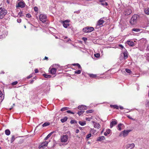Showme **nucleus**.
<instances>
[{
    "label": "nucleus",
    "instance_id": "3",
    "mask_svg": "<svg viewBox=\"0 0 149 149\" xmlns=\"http://www.w3.org/2000/svg\"><path fill=\"white\" fill-rule=\"evenodd\" d=\"M6 10L4 9L0 8V18L2 19L6 14Z\"/></svg>",
    "mask_w": 149,
    "mask_h": 149
},
{
    "label": "nucleus",
    "instance_id": "25",
    "mask_svg": "<svg viewBox=\"0 0 149 149\" xmlns=\"http://www.w3.org/2000/svg\"><path fill=\"white\" fill-rule=\"evenodd\" d=\"M79 123L80 125L82 126L86 124V122L85 121L83 122L79 121Z\"/></svg>",
    "mask_w": 149,
    "mask_h": 149
},
{
    "label": "nucleus",
    "instance_id": "39",
    "mask_svg": "<svg viewBox=\"0 0 149 149\" xmlns=\"http://www.w3.org/2000/svg\"><path fill=\"white\" fill-rule=\"evenodd\" d=\"M15 140V136L14 135L12 136L11 139V143H12Z\"/></svg>",
    "mask_w": 149,
    "mask_h": 149
},
{
    "label": "nucleus",
    "instance_id": "59",
    "mask_svg": "<svg viewBox=\"0 0 149 149\" xmlns=\"http://www.w3.org/2000/svg\"><path fill=\"white\" fill-rule=\"evenodd\" d=\"M79 130L78 129H77L76 130V133H78L79 132Z\"/></svg>",
    "mask_w": 149,
    "mask_h": 149
},
{
    "label": "nucleus",
    "instance_id": "45",
    "mask_svg": "<svg viewBox=\"0 0 149 149\" xmlns=\"http://www.w3.org/2000/svg\"><path fill=\"white\" fill-rule=\"evenodd\" d=\"M67 112L68 113H71L72 114H74V113L72 112L71 111H70V110H68L67 111Z\"/></svg>",
    "mask_w": 149,
    "mask_h": 149
},
{
    "label": "nucleus",
    "instance_id": "11",
    "mask_svg": "<svg viewBox=\"0 0 149 149\" xmlns=\"http://www.w3.org/2000/svg\"><path fill=\"white\" fill-rule=\"evenodd\" d=\"M99 1L101 3L100 4L104 7H105L108 5V3L105 0H99Z\"/></svg>",
    "mask_w": 149,
    "mask_h": 149
},
{
    "label": "nucleus",
    "instance_id": "37",
    "mask_svg": "<svg viewBox=\"0 0 149 149\" xmlns=\"http://www.w3.org/2000/svg\"><path fill=\"white\" fill-rule=\"evenodd\" d=\"M70 123L72 124L77 123V121L75 120H72L70 122Z\"/></svg>",
    "mask_w": 149,
    "mask_h": 149
},
{
    "label": "nucleus",
    "instance_id": "14",
    "mask_svg": "<svg viewBox=\"0 0 149 149\" xmlns=\"http://www.w3.org/2000/svg\"><path fill=\"white\" fill-rule=\"evenodd\" d=\"M78 109L79 110H83L84 111V110L87 109V107L85 105H81L79 106L78 107Z\"/></svg>",
    "mask_w": 149,
    "mask_h": 149
},
{
    "label": "nucleus",
    "instance_id": "42",
    "mask_svg": "<svg viewBox=\"0 0 149 149\" xmlns=\"http://www.w3.org/2000/svg\"><path fill=\"white\" fill-rule=\"evenodd\" d=\"M89 76L92 78H95L96 77V75L95 74H90Z\"/></svg>",
    "mask_w": 149,
    "mask_h": 149
},
{
    "label": "nucleus",
    "instance_id": "44",
    "mask_svg": "<svg viewBox=\"0 0 149 149\" xmlns=\"http://www.w3.org/2000/svg\"><path fill=\"white\" fill-rule=\"evenodd\" d=\"M17 81H15L13 82L12 83V84L13 85H16L17 84Z\"/></svg>",
    "mask_w": 149,
    "mask_h": 149
},
{
    "label": "nucleus",
    "instance_id": "52",
    "mask_svg": "<svg viewBox=\"0 0 149 149\" xmlns=\"http://www.w3.org/2000/svg\"><path fill=\"white\" fill-rule=\"evenodd\" d=\"M119 47H120L122 49H123L124 48V47L121 44H120L119 45Z\"/></svg>",
    "mask_w": 149,
    "mask_h": 149
},
{
    "label": "nucleus",
    "instance_id": "24",
    "mask_svg": "<svg viewBox=\"0 0 149 149\" xmlns=\"http://www.w3.org/2000/svg\"><path fill=\"white\" fill-rule=\"evenodd\" d=\"M10 131L8 129H7L5 131V133L7 135H9L10 134Z\"/></svg>",
    "mask_w": 149,
    "mask_h": 149
},
{
    "label": "nucleus",
    "instance_id": "15",
    "mask_svg": "<svg viewBox=\"0 0 149 149\" xmlns=\"http://www.w3.org/2000/svg\"><path fill=\"white\" fill-rule=\"evenodd\" d=\"M135 146L134 143L128 144L126 146V148L127 149L130 148L131 149L133 148Z\"/></svg>",
    "mask_w": 149,
    "mask_h": 149
},
{
    "label": "nucleus",
    "instance_id": "47",
    "mask_svg": "<svg viewBox=\"0 0 149 149\" xmlns=\"http://www.w3.org/2000/svg\"><path fill=\"white\" fill-rule=\"evenodd\" d=\"M21 21H22V20L20 18L18 19H17V22H18L19 23H20V22H21Z\"/></svg>",
    "mask_w": 149,
    "mask_h": 149
},
{
    "label": "nucleus",
    "instance_id": "1",
    "mask_svg": "<svg viewBox=\"0 0 149 149\" xmlns=\"http://www.w3.org/2000/svg\"><path fill=\"white\" fill-rule=\"evenodd\" d=\"M139 16L137 15H134L131 17L130 21V24L133 25L135 24L137 22V19L139 18Z\"/></svg>",
    "mask_w": 149,
    "mask_h": 149
},
{
    "label": "nucleus",
    "instance_id": "23",
    "mask_svg": "<svg viewBox=\"0 0 149 149\" xmlns=\"http://www.w3.org/2000/svg\"><path fill=\"white\" fill-rule=\"evenodd\" d=\"M68 119V118L67 117H65L63 118H62L61 119V120L62 123H64Z\"/></svg>",
    "mask_w": 149,
    "mask_h": 149
},
{
    "label": "nucleus",
    "instance_id": "57",
    "mask_svg": "<svg viewBox=\"0 0 149 149\" xmlns=\"http://www.w3.org/2000/svg\"><path fill=\"white\" fill-rule=\"evenodd\" d=\"M33 81H34V80H31L30 81V84H32L33 83Z\"/></svg>",
    "mask_w": 149,
    "mask_h": 149
},
{
    "label": "nucleus",
    "instance_id": "21",
    "mask_svg": "<svg viewBox=\"0 0 149 149\" xmlns=\"http://www.w3.org/2000/svg\"><path fill=\"white\" fill-rule=\"evenodd\" d=\"M53 132H52L50 133L45 138L44 140H46L48 138H49L52 135V134L53 133Z\"/></svg>",
    "mask_w": 149,
    "mask_h": 149
},
{
    "label": "nucleus",
    "instance_id": "13",
    "mask_svg": "<svg viewBox=\"0 0 149 149\" xmlns=\"http://www.w3.org/2000/svg\"><path fill=\"white\" fill-rule=\"evenodd\" d=\"M132 13L131 10L130 9H126L124 11V14L125 15H128Z\"/></svg>",
    "mask_w": 149,
    "mask_h": 149
},
{
    "label": "nucleus",
    "instance_id": "40",
    "mask_svg": "<svg viewBox=\"0 0 149 149\" xmlns=\"http://www.w3.org/2000/svg\"><path fill=\"white\" fill-rule=\"evenodd\" d=\"M94 56L95 57L98 58L100 56V54L98 53H97L94 54Z\"/></svg>",
    "mask_w": 149,
    "mask_h": 149
},
{
    "label": "nucleus",
    "instance_id": "38",
    "mask_svg": "<svg viewBox=\"0 0 149 149\" xmlns=\"http://www.w3.org/2000/svg\"><path fill=\"white\" fill-rule=\"evenodd\" d=\"M125 71L127 72L128 73H129V74H130L132 72L130 70V69H125Z\"/></svg>",
    "mask_w": 149,
    "mask_h": 149
},
{
    "label": "nucleus",
    "instance_id": "10",
    "mask_svg": "<svg viewBox=\"0 0 149 149\" xmlns=\"http://www.w3.org/2000/svg\"><path fill=\"white\" fill-rule=\"evenodd\" d=\"M117 123V121L116 119L112 120L110 123V127L111 128L113 126H115Z\"/></svg>",
    "mask_w": 149,
    "mask_h": 149
},
{
    "label": "nucleus",
    "instance_id": "63",
    "mask_svg": "<svg viewBox=\"0 0 149 149\" xmlns=\"http://www.w3.org/2000/svg\"><path fill=\"white\" fill-rule=\"evenodd\" d=\"M1 73L4 74V72H3V71H2L1 72Z\"/></svg>",
    "mask_w": 149,
    "mask_h": 149
},
{
    "label": "nucleus",
    "instance_id": "49",
    "mask_svg": "<svg viewBox=\"0 0 149 149\" xmlns=\"http://www.w3.org/2000/svg\"><path fill=\"white\" fill-rule=\"evenodd\" d=\"M32 77V75L31 74H30L27 77V79H29L31 78Z\"/></svg>",
    "mask_w": 149,
    "mask_h": 149
},
{
    "label": "nucleus",
    "instance_id": "35",
    "mask_svg": "<svg viewBox=\"0 0 149 149\" xmlns=\"http://www.w3.org/2000/svg\"><path fill=\"white\" fill-rule=\"evenodd\" d=\"M68 107H64L61 109V110L62 111H65L68 110Z\"/></svg>",
    "mask_w": 149,
    "mask_h": 149
},
{
    "label": "nucleus",
    "instance_id": "53",
    "mask_svg": "<svg viewBox=\"0 0 149 149\" xmlns=\"http://www.w3.org/2000/svg\"><path fill=\"white\" fill-rule=\"evenodd\" d=\"M146 59L147 61H148L149 62V54H148L147 56L146 57Z\"/></svg>",
    "mask_w": 149,
    "mask_h": 149
},
{
    "label": "nucleus",
    "instance_id": "6",
    "mask_svg": "<svg viewBox=\"0 0 149 149\" xmlns=\"http://www.w3.org/2000/svg\"><path fill=\"white\" fill-rule=\"evenodd\" d=\"M40 20L43 23H44L46 21L47 17L45 15L40 14L39 16Z\"/></svg>",
    "mask_w": 149,
    "mask_h": 149
},
{
    "label": "nucleus",
    "instance_id": "17",
    "mask_svg": "<svg viewBox=\"0 0 149 149\" xmlns=\"http://www.w3.org/2000/svg\"><path fill=\"white\" fill-rule=\"evenodd\" d=\"M127 43L130 46H134V43L132 41L128 40L127 42Z\"/></svg>",
    "mask_w": 149,
    "mask_h": 149
},
{
    "label": "nucleus",
    "instance_id": "34",
    "mask_svg": "<svg viewBox=\"0 0 149 149\" xmlns=\"http://www.w3.org/2000/svg\"><path fill=\"white\" fill-rule=\"evenodd\" d=\"M72 65L74 66H77L78 67V68L79 69L81 68V66L78 63H74V64H73Z\"/></svg>",
    "mask_w": 149,
    "mask_h": 149
},
{
    "label": "nucleus",
    "instance_id": "36",
    "mask_svg": "<svg viewBox=\"0 0 149 149\" xmlns=\"http://www.w3.org/2000/svg\"><path fill=\"white\" fill-rule=\"evenodd\" d=\"M74 72L75 74H79L81 73V71L80 70H78L77 71H75Z\"/></svg>",
    "mask_w": 149,
    "mask_h": 149
},
{
    "label": "nucleus",
    "instance_id": "16",
    "mask_svg": "<svg viewBox=\"0 0 149 149\" xmlns=\"http://www.w3.org/2000/svg\"><path fill=\"white\" fill-rule=\"evenodd\" d=\"M56 69L55 68H52L50 70V73L52 74H56Z\"/></svg>",
    "mask_w": 149,
    "mask_h": 149
},
{
    "label": "nucleus",
    "instance_id": "51",
    "mask_svg": "<svg viewBox=\"0 0 149 149\" xmlns=\"http://www.w3.org/2000/svg\"><path fill=\"white\" fill-rule=\"evenodd\" d=\"M146 105V107H149V102L148 101Z\"/></svg>",
    "mask_w": 149,
    "mask_h": 149
},
{
    "label": "nucleus",
    "instance_id": "27",
    "mask_svg": "<svg viewBox=\"0 0 149 149\" xmlns=\"http://www.w3.org/2000/svg\"><path fill=\"white\" fill-rule=\"evenodd\" d=\"M124 57L125 59L127 58L128 57L127 54L126 52H124L123 53Z\"/></svg>",
    "mask_w": 149,
    "mask_h": 149
},
{
    "label": "nucleus",
    "instance_id": "28",
    "mask_svg": "<svg viewBox=\"0 0 149 149\" xmlns=\"http://www.w3.org/2000/svg\"><path fill=\"white\" fill-rule=\"evenodd\" d=\"M110 106V107L111 108H113L114 109H119L117 105H111Z\"/></svg>",
    "mask_w": 149,
    "mask_h": 149
},
{
    "label": "nucleus",
    "instance_id": "30",
    "mask_svg": "<svg viewBox=\"0 0 149 149\" xmlns=\"http://www.w3.org/2000/svg\"><path fill=\"white\" fill-rule=\"evenodd\" d=\"M65 22L66 21L64 22L63 25L64 27L65 28H67L68 27V26H69V24L68 23H65Z\"/></svg>",
    "mask_w": 149,
    "mask_h": 149
},
{
    "label": "nucleus",
    "instance_id": "48",
    "mask_svg": "<svg viewBox=\"0 0 149 149\" xmlns=\"http://www.w3.org/2000/svg\"><path fill=\"white\" fill-rule=\"evenodd\" d=\"M91 134H89L87 135L86 138L87 139L89 138L90 137H91Z\"/></svg>",
    "mask_w": 149,
    "mask_h": 149
},
{
    "label": "nucleus",
    "instance_id": "41",
    "mask_svg": "<svg viewBox=\"0 0 149 149\" xmlns=\"http://www.w3.org/2000/svg\"><path fill=\"white\" fill-rule=\"evenodd\" d=\"M3 94L2 92L0 91V100H1V101L2 102L3 100V99H2V96Z\"/></svg>",
    "mask_w": 149,
    "mask_h": 149
},
{
    "label": "nucleus",
    "instance_id": "55",
    "mask_svg": "<svg viewBox=\"0 0 149 149\" xmlns=\"http://www.w3.org/2000/svg\"><path fill=\"white\" fill-rule=\"evenodd\" d=\"M35 72L36 73H37L38 72V70L37 69H36L35 70Z\"/></svg>",
    "mask_w": 149,
    "mask_h": 149
},
{
    "label": "nucleus",
    "instance_id": "33",
    "mask_svg": "<svg viewBox=\"0 0 149 149\" xmlns=\"http://www.w3.org/2000/svg\"><path fill=\"white\" fill-rule=\"evenodd\" d=\"M24 15L23 14L22 12H19L18 14L17 17H21L22 16H23Z\"/></svg>",
    "mask_w": 149,
    "mask_h": 149
},
{
    "label": "nucleus",
    "instance_id": "7",
    "mask_svg": "<svg viewBox=\"0 0 149 149\" xmlns=\"http://www.w3.org/2000/svg\"><path fill=\"white\" fill-rule=\"evenodd\" d=\"M68 139V136L67 135H63L61 136V141L62 142H65Z\"/></svg>",
    "mask_w": 149,
    "mask_h": 149
},
{
    "label": "nucleus",
    "instance_id": "60",
    "mask_svg": "<svg viewBox=\"0 0 149 149\" xmlns=\"http://www.w3.org/2000/svg\"><path fill=\"white\" fill-rule=\"evenodd\" d=\"M147 50L149 51V44L148 45L147 48Z\"/></svg>",
    "mask_w": 149,
    "mask_h": 149
},
{
    "label": "nucleus",
    "instance_id": "9",
    "mask_svg": "<svg viewBox=\"0 0 149 149\" xmlns=\"http://www.w3.org/2000/svg\"><path fill=\"white\" fill-rule=\"evenodd\" d=\"M48 142L47 141H45L42 143L39 146V148H45L46 147L48 144Z\"/></svg>",
    "mask_w": 149,
    "mask_h": 149
},
{
    "label": "nucleus",
    "instance_id": "31",
    "mask_svg": "<svg viewBox=\"0 0 149 149\" xmlns=\"http://www.w3.org/2000/svg\"><path fill=\"white\" fill-rule=\"evenodd\" d=\"M49 125H50V123L49 122H45L42 125V126L43 127H45Z\"/></svg>",
    "mask_w": 149,
    "mask_h": 149
},
{
    "label": "nucleus",
    "instance_id": "56",
    "mask_svg": "<svg viewBox=\"0 0 149 149\" xmlns=\"http://www.w3.org/2000/svg\"><path fill=\"white\" fill-rule=\"evenodd\" d=\"M127 117H128L129 118H130V119H132V120H133V119L132 118L130 117V115H128V116H127Z\"/></svg>",
    "mask_w": 149,
    "mask_h": 149
},
{
    "label": "nucleus",
    "instance_id": "20",
    "mask_svg": "<svg viewBox=\"0 0 149 149\" xmlns=\"http://www.w3.org/2000/svg\"><path fill=\"white\" fill-rule=\"evenodd\" d=\"M111 132V130L108 129L107 130L106 132H105L104 133V135L107 136L108 134H109Z\"/></svg>",
    "mask_w": 149,
    "mask_h": 149
},
{
    "label": "nucleus",
    "instance_id": "26",
    "mask_svg": "<svg viewBox=\"0 0 149 149\" xmlns=\"http://www.w3.org/2000/svg\"><path fill=\"white\" fill-rule=\"evenodd\" d=\"M141 30L140 29L137 28H133L132 29V31L135 32H139Z\"/></svg>",
    "mask_w": 149,
    "mask_h": 149
},
{
    "label": "nucleus",
    "instance_id": "5",
    "mask_svg": "<svg viewBox=\"0 0 149 149\" xmlns=\"http://www.w3.org/2000/svg\"><path fill=\"white\" fill-rule=\"evenodd\" d=\"M104 18H100L97 22L96 26L99 27H102L103 25V23L105 21L103 20Z\"/></svg>",
    "mask_w": 149,
    "mask_h": 149
},
{
    "label": "nucleus",
    "instance_id": "64",
    "mask_svg": "<svg viewBox=\"0 0 149 149\" xmlns=\"http://www.w3.org/2000/svg\"><path fill=\"white\" fill-rule=\"evenodd\" d=\"M12 109V108H10L9 109L10 110H11Z\"/></svg>",
    "mask_w": 149,
    "mask_h": 149
},
{
    "label": "nucleus",
    "instance_id": "58",
    "mask_svg": "<svg viewBox=\"0 0 149 149\" xmlns=\"http://www.w3.org/2000/svg\"><path fill=\"white\" fill-rule=\"evenodd\" d=\"M86 119L87 120H88L89 121H90L91 120L90 118H87Z\"/></svg>",
    "mask_w": 149,
    "mask_h": 149
},
{
    "label": "nucleus",
    "instance_id": "62",
    "mask_svg": "<svg viewBox=\"0 0 149 149\" xmlns=\"http://www.w3.org/2000/svg\"><path fill=\"white\" fill-rule=\"evenodd\" d=\"M120 109H123V107L120 106Z\"/></svg>",
    "mask_w": 149,
    "mask_h": 149
},
{
    "label": "nucleus",
    "instance_id": "4",
    "mask_svg": "<svg viewBox=\"0 0 149 149\" xmlns=\"http://www.w3.org/2000/svg\"><path fill=\"white\" fill-rule=\"evenodd\" d=\"M94 30V28L92 27H86L83 29L84 32L88 33L92 32Z\"/></svg>",
    "mask_w": 149,
    "mask_h": 149
},
{
    "label": "nucleus",
    "instance_id": "19",
    "mask_svg": "<svg viewBox=\"0 0 149 149\" xmlns=\"http://www.w3.org/2000/svg\"><path fill=\"white\" fill-rule=\"evenodd\" d=\"M123 126L124 125L123 124L121 123L119 124L117 127L118 130L119 131H121L122 129V127H123Z\"/></svg>",
    "mask_w": 149,
    "mask_h": 149
},
{
    "label": "nucleus",
    "instance_id": "12",
    "mask_svg": "<svg viewBox=\"0 0 149 149\" xmlns=\"http://www.w3.org/2000/svg\"><path fill=\"white\" fill-rule=\"evenodd\" d=\"M94 125V127L97 129H99L100 127V125L98 123L93 121L92 122Z\"/></svg>",
    "mask_w": 149,
    "mask_h": 149
},
{
    "label": "nucleus",
    "instance_id": "22",
    "mask_svg": "<svg viewBox=\"0 0 149 149\" xmlns=\"http://www.w3.org/2000/svg\"><path fill=\"white\" fill-rule=\"evenodd\" d=\"M85 112V111L83 110H80V111H79L77 114L79 116H80L82 114Z\"/></svg>",
    "mask_w": 149,
    "mask_h": 149
},
{
    "label": "nucleus",
    "instance_id": "29",
    "mask_svg": "<svg viewBox=\"0 0 149 149\" xmlns=\"http://www.w3.org/2000/svg\"><path fill=\"white\" fill-rule=\"evenodd\" d=\"M144 12L147 15L149 14V8H145L144 9Z\"/></svg>",
    "mask_w": 149,
    "mask_h": 149
},
{
    "label": "nucleus",
    "instance_id": "8",
    "mask_svg": "<svg viewBox=\"0 0 149 149\" xmlns=\"http://www.w3.org/2000/svg\"><path fill=\"white\" fill-rule=\"evenodd\" d=\"M25 4L23 1H21L18 3L17 5L16 6L17 7L23 8L24 7Z\"/></svg>",
    "mask_w": 149,
    "mask_h": 149
},
{
    "label": "nucleus",
    "instance_id": "50",
    "mask_svg": "<svg viewBox=\"0 0 149 149\" xmlns=\"http://www.w3.org/2000/svg\"><path fill=\"white\" fill-rule=\"evenodd\" d=\"M34 10L35 11H37L38 10V8L36 6L34 8Z\"/></svg>",
    "mask_w": 149,
    "mask_h": 149
},
{
    "label": "nucleus",
    "instance_id": "2",
    "mask_svg": "<svg viewBox=\"0 0 149 149\" xmlns=\"http://www.w3.org/2000/svg\"><path fill=\"white\" fill-rule=\"evenodd\" d=\"M130 131L131 130H124L123 131L120 133L119 136L121 137L123 136L124 137H125L128 135Z\"/></svg>",
    "mask_w": 149,
    "mask_h": 149
},
{
    "label": "nucleus",
    "instance_id": "18",
    "mask_svg": "<svg viewBox=\"0 0 149 149\" xmlns=\"http://www.w3.org/2000/svg\"><path fill=\"white\" fill-rule=\"evenodd\" d=\"M105 139V137L103 136H99L98 137L96 140L97 141H101Z\"/></svg>",
    "mask_w": 149,
    "mask_h": 149
},
{
    "label": "nucleus",
    "instance_id": "54",
    "mask_svg": "<svg viewBox=\"0 0 149 149\" xmlns=\"http://www.w3.org/2000/svg\"><path fill=\"white\" fill-rule=\"evenodd\" d=\"M82 39L84 41H86L87 40V39L86 38L84 37Z\"/></svg>",
    "mask_w": 149,
    "mask_h": 149
},
{
    "label": "nucleus",
    "instance_id": "46",
    "mask_svg": "<svg viewBox=\"0 0 149 149\" xmlns=\"http://www.w3.org/2000/svg\"><path fill=\"white\" fill-rule=\"evenodd\" d=\"M26 17H27L29 18L31 17V15L29 13H28V14H26Z\"/></svg>",
    "mask_w": 149,
    "mask_h": 149
},
{
    "label": "nucleus",
    "instance_id": "32",
    "mask_svg": "<svg viewBox=\"0 0 149 149\" xmlns=\"http://www.w3.org/2000/svg\"><path fill=\"white\" fill-rule=\"evenodd\" d=\"M43 75L45 77L47 78H50L51 77V76L47 74H43Z\"/></svg>",
    "mask_w": 149,
    "mask_h": 149
},
{
    "label": "nucleus",
    "instance_id": "61",
    "mask_svg": "<svg viewBox=\"0 0 149 149\" xmlns=\"http://www.w3.org/2000/svg\"><path fill=\"white\" fill-rule=\"evenodd\" d=\"M48 58V57H47L46 56H45V58H44V60L47 59Z\"/></svg>",
    "mask_w": 149,
    "mask_h": 149
},
{
    "label": "nucleus",
    "instance_id": "43",
    "mask_svg": "<svg viewBox=\"0 0 149 149\" xmlns=\"http://www.w3.org/2000/svg\"><path fill=\"white\" fill-rule=\"evenodd\" d=\"M94 111L93 110H88L86 111L87 113H91L93 112Z\"/></svg>",
    "mask_w": 149,
    "mask_h": 149
}]
</instances>
